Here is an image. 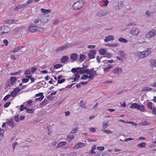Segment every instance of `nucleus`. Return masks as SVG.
Returning <instances> with one entry per match:
<instances>
[{"label": "nucleus", "instance_id": "1", "mask_svg": "<svg viewBox=\"0 0 156 156\" xmlns=\"http://www.w3.org/2000/svg\"><path fill=\"white\" fill-rule=\"evenodd\" d=\"M151 54V51L149 48H148L146 51L138 52L137 56L140 59H144Z\"/></svg>", "mask_w": 156, "mask_h": 156}, {"label": "nucleus", "instance_id": "2", "mask_svg": "<svg viewBox=\"0 0 156 156\" xmlns=\"http://www.w3.org/2000/svg\"><path fill=\"white\" fill-rule=\"evenodd\" d=\"M39 18L41 20L43 25H44V23L48 22L50 19V17L49 16L44 14H42L39 16Z\"/></svg>", "mask_w": 156, "mask_h": 156}, {"label": "nucleus", "instance_id": "3", "mask_svg": "<svg viewBox=\"0 0 156 156\" xmlns=\"http://www.w3.org/2000/svg\"><path fill=\"white\" fill-rule=\"evenodd\" d=\"M84 5L82 0H80L76 2L73 5V7L75 10H78L81 9Z\"/></svg>", "mask_w": 156, "mask_h": 156}, {"label": "nucleus", "instance_id": "4", "mask_svg": "<svg viewBox=\"0 0 156 156\" xmlns=\"http://www.w3.org/2000/svg\"><path fill=\"white\" fill-rule=\"evenodd\" d=\"M108 11L105 9H103L99 11L96 14L98 17L103 16L107 15L108 13Z\"/></svg>", "mask_w": 156, "mask_h": 156}, {"label": "nucleus", "instance_id": "5", "mask_svg": "<svg viewBox=\"0 0 156 156\" xmlns=\"http://www.w3.org/2000/svg\"><path fill=\"white\" fill-rule=\"evenodd\" d=\"M156 35V30H152L148 31L146 35L147 38H150Z\"/></svg>", "mask_w": 156, "mask_h": 156}, {"label": "nucleus", "instance_id": "6", "mask_svg": "<svg viewBox=\"0 0 156 156\" xmlns=\"http://www.w3.org/2000/svg\"><path fill=\"white\" fill-rule=\"evenodd\" d=\"M122 68L120 67H117L112 70V72L115 75H119V74L122 72Z\"/></svg>", "mask_w": 156, "mask_h": 156}, {"label": "nucleus", "instance_id": "7", "mask_svg": "<svg viewBox=\"0 0 156 156\" xmlns=\"http://www.w3.org/2000/svg\"><path fill=\"white\" fill-rule=\"evenodd\" d=\"M1 29L2 31V33L3 34L8 33L11 30L10 28L6 26H2Z\"/></svg>", "mask_w": 156, "mask_h": 156}, {"label": "nucleus", "instance_id": "8", "mask_svg": "<svg viewBox=\"0 0 156 156\" xmlns=\"http://www.w3.org/2000/svg\"><path fill=\"white\" fill-rule=\"evenodd\" d=\"M33 25L38 27V26H41L42 25L41 22V20L39 18V16H38L37 18L34 21Z\"/></svg>", "mask_w": 156, "mask_h": 156}, {"label": "nucleus", "instance_id": "9", "mask_svg": "<svg viewBox=\"0 0 156 156\" xmlns=\"http://www.w3.org/2000/svg\"><path fill=\"white\" fill-rule=\"evenodd\" d=\"M96 54V51L95 50H91L90 51L89 53L88 54V56L89 59L95 58L94 55Z\"/></svg>", "mask_w": 156, "mask_h": 156}, {"label": "nucleus", "instance_id": "10", "mask_svg": "<svg viewBox=\"0 0 156 156\" xmlns=\"http://www.w3.org/2000/svg\"><path fill=\"white\" fill-rule=\"evenodd\" d=\"M37 27L32 24L30 25L29 27L27 29L28 30H29L31 33H34L37 31Z\"/></svg>", "mask_w": 156, "mask_h": 156}, {"label": "nucleus", "instance_id": "11", "mask_svg": "<svg viewBox=\"0 0 156 156\" xmlns=\"http://www.w3.org/2000/svg\"><path fill=\"white\" fill-rule=\"evenodd\" d=\"M123 3L121 1H119L116 2L115 5V9L117 10H119L122 7Z\"/></svg>", "mask_w": 156, "mask_h": 156}, {"label": "nucleus", "instance_id": "12", "mask_svg": "<svg viewBox=\"0 0 156 156\" xmlns=\"http://www.w3.org/2000/svg\"><path fill=\"white\" fill-rule=\"evenodd\" d=\"M68 47V45L67 44H66L65 46H62L57 48L55 51L57 53L67 48Z\"/></svg>", "mask_w": 156, "mask_h": 156}, {"label": "nucleus", "instance_id": "13", "mask_svg": "<svg viewBox=\"0 0 156 156\" xmlns=\"http://www.w3.org/2000/svg\"><path fill=\"white\" fill-rule=\"evenodd\" d=\"M84 145L85 144L83 143H79L75 146L73 148V149H77L79 148H81L84 147Z\"/></svg>", "mask_w": 156, "mask_h": 156}, {"label": "nucleus", "instance_id": "14", "mask_svg": "<svg viewBox=\"0 0 156 156\" xmlns=\"http://www.w3.org/2000/svg\"><path fill=\"white\" fill-rule=\"evenodd\" d=\"M140 31L137 28H133L130 31L131 33L134 35H137L139 33Z\"/></svg>", "mask_w": 156, "mask_h": 156}, {"label": "nucleus", "instance_id": "15", "mask_svg": "<svg viewBox=\"0 0 156 156\" xmlns=\"http://www.w3.org/2000/svg\"><path fill=\"white\" fill-rule=\"evenodd\" d=\"M114 40V37L113 35H109L105 37L104 41L105 42H107L111 40Z\"/></svg>", "mask_w": 156, "mask_h": 156}, {"label": "nucleus", "instance_id": "16", "mask_svg": "<svg viewBox=\"0 0 156 156\" xmlns=\"http://www.w3.org/2000/svg\"><path fill=\"white\" fill-rule=\"evenodd\" d=\"M67 143L66 141H62L59 142L57 145V148H59L66 145Z\"/></svg>", "mask_w": 156, "mask_h": 156}, {"label": "nucleus", "instance_id": "17", "mask_svg": "<svg viewBox=\"0 0 156 156\" xmlns=\"http://www.w3.org/2000/svg\"><path fill=\"white\" fill-rule=\"evenodd\" d=\"M150 62L151 66L153 67H156V59H150Z\"/></svg>", "mask_w": 156, "mask_h": 156}, {"label": "nucleus", "instance_id": "18", "mask_svg": "<svg viewBox=\"0 0 156 156\" xmlns=\"http://www.w3.org/2000/svg\"><path fill=\"white\" fill-rule=\"evenodd\" d=\"M7 124L8 125V126L12 127H13L14 126L13 121V120L12 119L9 120L7 122Z\"/></svg>", "mask_w": 156, "mask_h": 156}, {"label": "nucleus", "instance_id": "19", "mask_svg": "<svg viewBox=\"0 0 156 156\" xmlns=\"http://www.w3.org/2000/svg\"><path fill=\"white\" fill-rule=\"evenodd\" d=\"M17 80V78L16 77H11L10 78V84L13 86V84Z\"/></svg>", "mask_w": 156, "mask_h": 156}, {"label": "nucleus", "instance_id": "20", "mask_svg": "<svg viewBox=\"0 0 156 156\" xmlns=\"http://www.w3.org/2000/svg\"><path fill=\"white\" fill-rule=\"evenodd\" d=\"M77 55L76 54H72L70 56V58L71 60H75L77 58Z\"/></svg>", "mask_w": 156, "mask_h": 156}, {"label": "nucleus", "instance_id": "21", "mask_svg": "<svg viewBox=\"0 0 156 156\" xmlns=\"http://www.w3.org/2000/svg\"><path fill=\"white\" fill-rule=\"evenodd\" d=\"M48 100H44L42 101L40 104V106L41 107H44L48 104Z\"/></svg>", "mask_w": 156, "mask_h": 156}, {"label": "nucleus", "instance_id": "22", "mask_svg": "<svg viewBox=\"0 0 156 156\" xmlns=\"http://www.w3.org/2000/svg\"><path fill=\"white\" fill-rule=\"evenodd\" d=\"M69 59V57L66 56H64L62 57L61 59V62L62 63H64Z\"/></svg>", "mask_w": 156, "mask_h": 156}, {"label": "nucleus", "instance_id": "23", "mask_svg": "<svg viewBox=\"0 0 156 156\" xmlns=\"http://www.w3.org/2000/svg\"><path fill=\"white\" fill-rule=\"evenodd\" d=\"M107 46L111 47H116L118 46V44L115 43L110 44L108 43L106 44Z\"/></svg>", "mask_w": 156, "mask_h": 156}, {"label": "nucleus", "instance_id": "24", "mask_svg": "<svg viewBox=\"0 0 156 156\" xmlns=\"http://www.w3.org/2000/svg\"><path fill=\"white\" fill-rule=\"evenodd\" d=\"M74 138V136L73 135H68L66 138V140L69 142L71 141Z\"/></svg>", "mask_w": 156, "mask_h": 156}, {"label": "nucleus", "instance_id": "25", "mask_svg": "<svg viewBox=\"0 0 156 156\" xmlns=\"http://www.w3.org/2000/svg\"><path fill=\"white\" fill-rule=\"evenodd\" d=\"M41 11L45 14H48L50 12L51 10L49 9H45L43 8H42L41 9Z\"/></svg>", "mask_w": 156, "mask_h": 156}, {"label": "nucleus", "instance_id": "26", "mask_svg": "<svg viewBox=\"0 0 156 156\" xmlns=\"http://www.w3.org/2000/svg\"><path fill=\"white\" fill-rule=\"evenodd\" d=\"M75 76L73 78L74 80L72 81V82H74L75 81H76L78 80V79L80 77V76L79 75V73H76L75 75ZM72 79H73L72 78H71Z\"/></svg>", "mask_w": 156, "mask_h": 156}, {"label": "nucleus", "instance_id": "27", "mask_svg": "<svg viewBox=\"0 0 156 156\" xmlns=\"http://www.w3.org/2000/svg\"><path fill=\"white\" fill-rule=\"evenodd\" d=\"M32 102H33L31 100H30L27 102L24 103V105H27L28 107H30L31 106V105Z\"/></svg>", "mask_w": 156, "mask_h": 156}, {"label": "nucleus", "instance_id": "28", "mask_svg": "<svg viewBox=\"0 0 156 156\" xmlns=\"http://www.w3.org/2000/svg\"><path fill=\"white\" fill-rule=\"evenodd\" d=\"M112 66L111 65H109L108 66L104 68L103 70L105 72H106L109 71L110 69L112 68Z\"/></svg>", "mask_w": 156, "mask_h": 156}, {"label": "nucleus", "instance_id": "29", "mask_svg": "<svg viewBox=\"0 0 156 156\" xmlns=\"http://www.w3.org/2000/svg\"><path fill=\"white\" fill-rule=\"evenodd\" d=\"M146 145V144L145 143L142 142V143L138 144L137 145V146L138 147L140 148L145 147Z\"/></svg>", "mask_w": 156, "mask_h": 156}, {"label": "nucleus", "instance_id": "30", "mask_svg": "<svg viewBox=\"0 0 156 156\" xmlns=\"http://www.w3.org/2000/svg\"><path fill=\"white\" fill-rule=\"evenodd\" d=\"M99 51L101 55H105L106 54V51L103 49H100Z\"/></svg>", "mask_w": 156, "mask_h": 156}, {"label": "nucleus", "instance_id": "31", "mask_svg": "<svg viewBox=\"0 0 156 156\" xmlns=\"http://www.w3.org/2000/svg\"><path fill=\"white\" fill-rule=\"evenodd\" d=\"M85 56L83 55L80 54V55L79 60L80 62H82L85 59Z\"/></svg>", "mask_w": 156, "mask_h": 156}, {"label": "nucleus", "instance_id": "32", "mask_svg": "<svg viewBox=\"0 0 156 156\" xmlns=\"http://www.w3.org/2000/svg\"><path fill=\"white\" fill-rule=\"evenodd\" d=\"M24 47V46H18L17 47H16L13 51H12V52H15L17 51H18L19 50L21 49L22 48Z\"/></svg>", "mask_w": 156, "mask_h": 156}, {"label": "nucleus", "instance_id": "33", "mask_svg": "<svg viewBox=\"0 0 156 156\" xmlns=\"http://www.w3.org/2000/svg\"><path fill=\"white\" fill-rule=\"evenodd\" d=\"M25 77L26 78H28V79H30L31 81V82L33 83L34 82V81L35 80V79L34 78V77H33L32 75H30V76H26Z\"/></svg>", "mask_w": 156, "mask_h": 156}, {"label": "nucleus", "instance_id": "34", "mask_svg": "<svg viewBox=\"0 0 156 156\" xmlns=\"http://www.w3.org/2000/svg\"><path fill=\"white\" fill-rule=\"evenodd\" d=\"M119 41L122 42L126 43L128 42L127 40L125 39H124L122 37H120L119 39Z\"/></svg>", "mask_w": 156, "mask_h": 156}, {"label": "nucleus", "instance_id": "35", "mask_svg": "<svg viewBox=\"0 0 156 156\" xmlns=\"http://www.w3.org/2000/svg\"><path fill=\"white\" fill-rule=\"evenodd\" d=\"M96 149V145H93L91 148V150H90V153L91 154H95V152L94 151V150Z\"/></svg>", "mask_w": 156, "mask_h": 156}, {"label": "nucleus", "instance_id": "36", "mask_svg": "<svg viewBox=\"0 0 156 156\" xmlns=\"http://www.w3.org/2000/svg\"><path fill=\"white\" fill-rule=\"evenodd\" d=\"M130 107H141L139 104L135 103L132 104Z\"/></svg>", "mask_w": 156, "mask_h": 156}, {"label": "nucleus", "instance_id": "37", "mask_svg": "<svg viewBox=\"0 0 156 156\" xmlns=\"http://www.w3.org/2000/svg\"><path fill=\"white\" fill-rule=\"evenodd\" d=\"M118 54L121 55L122 57H124L125 56V54L124 51H120L118 52Z\"/></svg>", "mask_w": 156, "mask_h": 156}, {"label": "nucleus", "instance_id": "38", "mask_svg": "<svg viewBox=\"0 0 156 156\" xmlns=\"http://www.w3.org/2000/svg\"><path fill=\"white\" fill-rule=\"evenodd\" d=\"M24 74L26 75L31 74V72L30 69L26 70L25 71Z\"/></svg>", "mask_w": 156, "mask_h": 156}, {"label": "nucleus", "instance_id": "39", "mask_svg": "<svg viewBox=\"0 0 156 156\" xmlns=\"http://www.w3.org/2000/svg\"><path fill=\"white\" fill-rule=\"evenodd\" d=\"M105 148L103 146L98 147H97V149L99 151H102L104 150Z\"/></svg>", "mask_w": 156, "mask_h": 156}, {"label": "nucleus", "instance_id": "40", "mask_svg": "<svg viewBox=\"0 0 156 156\" xmlns=\"http://www.w3.org/2000/svg\"><path fill=\"white\" fill-rule=\"evenodd\" d=\"M26 111L28 113H32L33 112L34 110H33L32 109H29L27 108L26 109Z\"/></svg>", "mask_w": 156, "mask_h": 156}, {"label": "nucleus", "instance_id": "41", "mask_svg": "<svg viewBox=\"0 0 156 156\" xmlns=\"http://www.w3.org/2000/svg\"><path fill=\"white\" fill-rule=\"evenodd\" d=\"M27 5V4L26 3H24L20 5H18L20 9L22 8L23 7H26Z\"/></svg>", "mask_w": 156, "mask_h": 156}, {"label": "nucleus", "instance_id": "42", "mask_svg": "<svg viewBox=\"0 0 156 156\" xmlns=\"http://www.w3.org/2000/svg\"><path fill=\"white\" fill-rule=\"evenodd\" d=\"M44 98V96H41L39 98H35V100L36 101H40L42 100V99H43Z\"/></svg>", "mask_w": 156, "mask_h": 156}, {"label": "nucleus", "instance_id": "43", "mask_svg": "<svg viewBox=\"0 0 156 156\" xmlns=\"http://www.w3.org/2000/svg\"><path fill=\"white\" fill-rule=\"evenodd\" d=\"M72 72L74 73H79V71L78 70H77V69L75 68H73L71 69Z\"/></svg>", "mask_w": 156, "mask_h": 156}, {"label": "nucleus", "instance_id": "44", "mask_svg": "<svg viewBox=\"0 0 156 156\" xmlns=\"http://www.w3.org/2000/svg\"><path fill=\"white\" fill-rule=\"evenodd\" d=\"M61 66H62L61 65L59 64H57L55 65L54 66V68H55V69H57L60 68Z\"/></svg>", "mask_w": 156, "mask_h": 156}, {"label": "nucleus", "instance_id": "45", "mask_svg": "<svg viewBox=\"0 0 156 156\" xmlns=\"http://www.w3.org/2000/svg\"><path fill=\"white\" fill-rule=\"evenodd\" d=\"M17 94H16V93L15 92V91L13 90L11 92L10 95L12 97H15Z\"/></svg>", "mask_w": 156, "mask_h": 156}, {"label": "nucleus", "instance_id": "46", "mask_svg": "<svg viewBox=\"0 0 156 156\" xmlns=\"http://www.w3.org/2000/svg\"><path fill=\"white\" fill-rule=\"evenodd\" d=\"M151 110H152V114L154 115H156V110L155 108H149Z\"/></svg>", "mask_w": 156, "mask_h": 156}, {"label": "nucleus", "instance_id": "47", "mask_svg": "<svg viewBox=\"0 0 156 156\" xmlns=\"http://www.w3.org/2000/svg\"><path fill=\"white\" fill-rule=\"evenodd\" d=\"M13 90L17 94L20 91V90L19 87H17L15 88Z\"/></svg>", "mask_w": 156, "mask_h": 156}, {"label": "nucleus", "instance_id": "48", "mask_svg": "<svg viewBox=\"0 0 156 156\" xmlns=\"http://www.w3.org/2000/svg\"><path fill=\"white\" fill-rule=\"evenodd\" d=\"M14 120L16 122H18L19 121V115H18L15 116L14 117Z\"/></svg>", "mask_w": 156, "mask_h": 156}, {"label": "nucleus", "instance_id": "49", "mask_svg": "<svg viewBox=\"0 0 156 156\" xmlns=\"http://www.w3.org/2000/svg\"><path fill=\"white\" fill-rule=\"evenodd\" d=\"M108 126V122L105 123L103 122L102 125V127L103 129H105Z\"/></svg>", "mask_w": 156, "mask_h": 156}, {"label": "nucleus", "instance_id": "50", "mask_svg": "<svg viewBox=\"0 0 156 156\" xmlns=\"http://www.w3.org/2000/svg\"><path fill=\"white\" fill-rule=\"evenodd\" d=\"M78 128H77V127L73 129L72 130V131H71V132L70 133H76L77 132V131L78 130Z\"/></svg>", "mask_w": 156, "mask_h": 156}, {"label": "nucleus", "instance_id": "51", "mask_svg": "<svg viewBox=\"0 0 156 156\" xmlns=\"http://www.w3.org/2000/svg\"><path fill=\"white\" fill-rule=\"evenodd\" d=\"M10 94L7 95H6L4 97V98L3 100L4 101H5L7 99L9 98L10 97Z\"/></svg>", "mask_w": 156, "mask_h": 156}, {"label": "nucleus", "instance_id": "52", "mask_svg": "<svg viewBox=\"0 0 156 156\" xmlns=\"http://www.w3.org/2000/svg\"><path fill=\"white\" fill-rule=\"evenodd\" d=\"M29 81V79L27 78H24L22 80V82L23 83H26Z\"/></svg>", "mask_w": 156, "mask_h": 156}, {"label": "nucleus", "instance_id": "53", "mask_svg": "<svg viewBox=\"0 0 156 156\" xmlns=\"http://www.w3.org/2000/svg\"><path fill=\"white\" fill-rule=\"evenodd\" d=\"M95 76V73H93L92 75L88 76V78L89 79L92 80L94 79V76Z\"/></svg>", "mask_w": 156, "mask_h": 156}, {"label": "nucleus", "instance_id": "54", "mask_svg": "<svg viewBox=\"0 0 156 156\" xmlns=\"http://www.w3.org/2000/svg\"><path fill=\"white\" fill-rule=\"evenodd\" d=\"M102 1L104 3L105 6H107L108 5V2L107 0H102Z\"/></svg>", "mask_w": 156, "mask_h": 156}, {"label": "nucleus", "instance_id": "55", "mask_svg": "<svg viewBox=\"0 0 156 156\" xmlns=\"http://www.w3.org/2000/svg\"><path fill=\"white\" fill-rule=\"evenodd\" d=\"M80 72V74H84L86 73V72L85 69H81L80 70H79Z\"/></svg>", "mask_w": 156, "mask_h": 156}, {"label": "nucleus", "instance_id": "56", "mask_svg": "<svg viewBox=\"0 0 156 156\" xmlns=\"http://www.w3.org/2000/svg\"><path fill=\"white\" fill-rule=\"evenodd\" d=\"M36 69H37L36 67H32V68H31V72L32 73H34L35 72Z\"/></svg>", "mask_w": 156, "mask_h": 156}, {"label": "nucleus", "instance_id": "57", "mask_svg": "<svg viewBox=\"0 0 156 156\" xmlns=\"http://www.w3.org/2000/svg\"><path fill=\"white\" fill-rule=\"evenodd\" d=\"M12 86L13 85H11L10 84V83L9 82L8 83H7L6 84L5 87L6 88H8L9 87H12Z\"/></svg>", "mask_w": 156, "mask_h": 156}, {"label": "nucleus", "instance_id": "58", "mask_svg": "<svg viewBox=\"0 0 156 156\" xmlns=\"http://www.w3.org/2000/svg\"><path fill=\"white\" fill-rule=\"evenodd\" d=\"M3 43L5 46H7L8 44V42L6 39H4L3 41Z\"/></svg>", "mask_w": 156, "mask_h": 156}, {"label": "nucleus", "instance_id": "59", "mask_svg": "<svg viewBox=\"0 0 156 156\" xmlns=\"http://www.w3.org/2000/svg\"><path fill=\"white\" fill-rule=\"evenodd\" d=\"M103 131L105 133L107 134H110L112 133V131L110 130H105Z\"/></svg>", "mask_w": 156, "mask_h": 156}, {"label": "nucleus", "instance_id": "60", "mask_svg": "<svg viewBox=\"0 0 156 156\" xmlns=\"http://www.w3.org/2000/svg\"><path fill=\"white\" fill-rule=\"evenodd\" d=\"M65 80V79H63L61 80H58V83H61L64 82Z\"/></svg>", "mask_w": 156, "mask_h": 156}, {"label": "nucleus", "instance_id": "61", "mask_svg": "<svg viewBox=\"0 0 156 156\" xmlns=\"http://www.w3.org/2000/svg\"><path fill=\"white\" fill-rule=\"evenodd\" d=\"M10 102H8L4 104V107H8L10 105Z\"/></svg>", "mask_w": 156, "mask_h": 156}, {"label": "nucleus", "instance_id": "62", "mask_svg": "<svg viewBox=\"0 0 156 156\" xmlns=\"http://www.w3.org/2000/svg\"><path fill=\"white\" fill-rule=\"evenodd\" d=\"M43 94L42 93H40L39 94H37L35 95V97H38L39 96H43Z\"/></svg>", "mask_w": 156, "mask_h": 156}, {"label": "nucleus", "instance_id": "63", "mask_svg": "<svg viewBox=\"0 0 156 156\" xmlns=\"http://www.w3.org/2000/svg\"><path fill=\"white\" fill-rule=\"evenodd\" d=\"M38 28L39 30L41 32H43L44 31V28L41 27H37V28Z\"/></svg>", "mask_w": 156, "mask_h": 156}, {"label": "nucleus", "instance_id": "64", "mask_svg": "<svg viewBox=\"0 0 156 156\" xmlns=\"http://www.w3.org/2000/svg\"><path fill=\"white\" fill-rule=\"evenodd\" d=\"M136 24H134V23H128L127 24V27H129V26H134Z\"/></svg>", "mask_w": 156, "mask_h": 156}]
</instances>
